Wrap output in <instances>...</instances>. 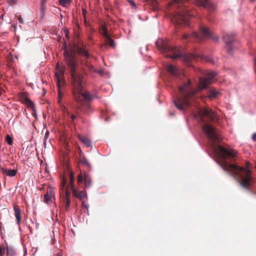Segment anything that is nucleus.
<instances>
[{"instance_id":"22","label":"nucleus","mask_w":256,"mask_h":256,"mask_svg":"<svg viewBox=\"0 0 256 256\" xmlns=\"http://www.w3.org/2000/svg\"><path fill=\"white\" fill-rule=\"evenodd\" d=\"M79 140L86 146H90L91 144L90 140L86 137L84 136H78Z\"/></svg>"},{"instance_id":"1","label":"nucleus","mask_w":256,"mask_h":256,"mask_svg":"<svg viewBox=\"0 0 256 256\" xmlns=\"http://www.w3.org/2000/svg\"><path fill=\"white\" fill-rule=\"evenodd\" d=\"M216 151L221 159L220 162L221 168L224 170L232 174L242 187L246 189L250 188L252 182L251 172L244 167L230 164L226 162V160L232 162L234 160L238 154L236 151L228 150L221 146H218Z\"/></svg>"},{"instance_id":"17","label":"nucleus","mask_w":256,"mask_h":256,"mask_svg":"<svg viewBox=\"0 0 256 256\" xmlns=\"http://www.w3.org/2000/svg\"><path fill=\"white\" fill-rule=\"evenodd\" d=\"M166 68L168 72L173 76H177L180 73L178 68L172 64L168 65Z\"/></svg>"},{"instance_id":"46","label":"nucleus","mask_w":256,"mask_h":256,"mask_svg":"<svg viewBox=\"0 0 256 256\" xmlns=\"http://www.w3.org/2000/svg\"><path fill=\"white\" fill-rule=\"evenodd\" d=\"M54 256H62V254L60 253H58Z\"/></svg>"},{"instance_id":"34","label":"nucleus","mask_w":256,"mask_h":256,"mask_svg":"<svg viewBox=\"0 0 256 256\" xmlns=\"http://www.w3.org/2000/svg\"><path fill=\"white\" fill-rule=\"evenodd\" d=\"M187 0H173L174 2L176 4H180Z\"/></svg>"},{"instance_id":"50","label":"nucleus","mask_w":256,"mask_h":256,"mask_svg":"<svg viewBox=\"0 0 256 256\" xmlns=\"http://www.w3.org/2000/svg\"><path fill=\"white\" fill-rule=\"evenodd\" d=\"M78 152H81L80 149L78 148Z\"/></svg>"},{"instance_id":"6","label":"nucleus","mask_w":256,"mask_h":256,"mask_svg":"<svg viewBox=\"0 0 256 256\" xmlns=\"http://www.w3.org/2000/svg\"><path fill=\"white\" fill-rule=\"evenodd\" d=\"M192 14L185 8H182L178 11L172 18V21L178 26H186Z\"/></svg>"},{"instance_id":"3","label":"nucleus","mask_w":256,"mask_h":256,"mask_svg":"<svg viewBox=\"0 0 256 256\" xmlns=\"http://www.w3.org/2000/svg\"><path fill=\"white\" fill-rule=\"evenodd\" d=\"M180 96L174 100L176 107L180 110H184V106L190 105V101L198 92L194 90L190 80L184 83L182 86L179 88Z\"/></svg>"},{"instance_id":"30","label":"nucleus","mask_w":256,"mask_h":256,"mask_svg":"<svg viewBox=\"0 0 256 256\" xmlns=\"http://www.w3.org/2000/svg\"><path fill=\"white\" fill-rule=\"evenodd\" d=\"M71 0H59V3L61 6H64L66 4H69Z\"/></svg>"},{"instance_id":"51","label":"nucleus","mask_w":256,"mask_h":256,"mask_svg":"<svg viewBox=\"0 0 256 256\" xmlns=\"http://www.w3.org/2000/svg\"><path fill=\"white\" fill-rule=\"evenodd\" d=\"M78 152H81L80 149L78 148Z\"/></svg>"},{"instance_id":"39","label":"nucleus","mask_w":256,"mask_h":256,"mask_svg":"<svg viewBox=\"0 0 256 256\" xmlns=\"http://www.w3.org/2000/svg\"><path fill=\"white\" fill-rule=\"evenodd\" d=\"M82 206L83 207L86 208L87 210L88 209V206L84 202H82Z\"/></svg>"},{"instance_id":"41","label":"nucleus","mask_w":256,"mask_h":256,"mask_svg":"<svg viewBox=\"0 0 256 256\" xmlns=\"http://www.w3.org/2000/svg\"><path fill=\"white\" fill-rule=\"evenodd\" d=\"M70 118H71V119H72V121L75 119V118H76V116H75L74 114H72L70 115Z\"/></svg>"},{"instance_id":"32","label":"nucleus","mask_w":256,"mask_h":256,"mask_svg":"<svg viewBox=\"0 0 256 256\" xmlns=\"http://www.w3.org/2000/svg\"><path fill=\"white\" fill-rule=\"evenodd\" d=\"M6 252V248L0 246V256H2Z\"/></svg>"},{"instance_id":"29","label":"nucleus","mask_w":256,"mask_h":256,"mask_svg":"<svg viewBox=\"0 0 256 256\" xmlns=\"http://www.w3.org/2000/svg\"><path fill=\"white\" fill-rule=\"evenodd\" d=\"M58 104H60V98L62 96V92L60 91V84L59 85V86H58Z\"/></svg>"},{"instance_id":"7","label":"nucleus","mask_w":256,"mask_h":256,"mask_svg":"<svg viewBox=\"0 0 256 256\" xmlns=\"http://www.w3.org/2000/svg\"><path fill=\"white\" fill-rule=\"evenodd\" d=\"M202 130L206 134L212 144L219 140V134L216 128L208 124H204L202 126Z\"/></svg>"},{"instance_id":"53","label":"nucleus","mask_w":256,"mask_h":256,"mask_svg":"<svg viewBox=\"0 0 256 256\" xmlns=\"http://www.w3.org/2000/svg\"><path fill=\"white\" fill-rule=\"evenodd\" d=\"M255 168H256V167H255Z\"/></svg>"},{"instance_id":"18","label":"nucleus","mask_w":256,"mask_h":256,"mask_svg":"<svg viewBox=\"0 0 256 256\" xmlns=\"http://www.w3.org/2000/svg\"><path fill=\"white\" fill-rule=\"evenodd\" d=\"M65 70V66H64L62 68L60 69L58 72H56L55 76L56 77V81H57V86H59L60 84V82L61 79H62V76L64 74V72Z\"/></svg>"},{"instance_id":"15","label":"nucleus","mask_w":256,"mask_h":256,"mask_svg":"<svg viewBox=\"0 0 256 256\" xmlns=\"http://www.w3.org/2000/svg\"><path fill=\"white\" fill-rule=\"evenodd\" d=\"M196 4L199 6H202L208 10H212L214 8V5L208 0H196Z\"/></svg>"},{"instance_id":"33","label":"nucleus","mask_w":256,"mask_h":256,"mask_svg":"<svg viewBox=\"0 0 256 256\" xmlns=\"http://www.w3.org/2000/svg\"><path fill=\"white\" fill-rule=\"evenodd\" d=\"M18 0H6V2L8 4L12 5L16 4Z\"/></svg>"},{"instance_id":"52","label":"nucleus","mask_w":256,"mask_h":256,"mask_svg":"<svg viewBox=\"0 0 256 256\" xmlns=\"http://www.w3.org/2000/svg\"><path fill=\"white\" fill-rule=\"evenodd\" d=\"M254 0H250V1L251 2H254Z\"/></svg>"},{"instance_id":"40","label":"nucleus","mask_w":256,"mask_h":256,"mask_svg":"<svg viewBox=\"0 0 256 256\" xmlns=\"http://www.w3.org/2000/svg\"><path fill=\"white\" fill-rule=\"evenodd\" d=\"M252 139L254 141L256 142V133H254L252 134Z\"/></svg>"},{"instance_id":"20","label":"nucleus","mask_w":256,"mask_h":256,"mask_svg":"<svg viewBox=\"0 0 256 256\" xmlns=\"http://www.w3.org/2000/svg\"><path fill=\"white\" fill-rule=\"evenodd\" d=\"M2 172L8 176H14L16 174V170H8L6 168H2Z\"/></svg>"},{"instance_id":"9","label":"nucleus","mask_w":256,"mask_h":256,"mask_svg":"<svg viewBox=\"0 0 256 256\" xmlns=\"http://www.w3.org/2000/svg\"><path fill=\"white\" fill-rule=\"evenodd\" d=\"M197 114L198 116L202 122L206 121V118H207L208 120L212 121L214 120L216 117V114L214 112L206 108H200Z\"/></svg>"},{"instance_id":"36","label":"nucleus","mask_w":256,"mask_h":256,"mask_svg":"<svg viewBox=\"0 0 256 256\" xmlns=\"http://www.w3.org/2000/svg\"><path fill=\"white\" fill-rule=\"evenodd\" d=\"M66 180H64V179H63L62 180V184H61V186H62V188H64V186H66Z\"/></svg>"},{"instance_id":"28","label":"nucleus","mask_w":256,"mask_h":256,"mask_svg":"<svg viewBox=\"0 0 256 256\" xmlns=\"http://www.w3.org/2000/svg\"><path fill=\"white\" fill-rule=\"evenodd\" d=\"M6 140L8 143V144L10 146H11L13 144V140L12 138L9 135L7 134L6 138Z\"/></svg>"},{"instance_id":"23","label":"nucleus","mask_w":256,"mask_h":256,"mask_svg":"<svg viewBox=\"0 0 256 256\" xmlns=\"http://www.w3.org/2000/svg\"><path fill=\"white\" fill-rule=\"evenodd\" d=\"M6 252L7 256H16V253L14 250L6 245Z\"/></svg>"},{"instance_id":"31","label":"nucleus","mask_w":256,"mask_h":256,"mask_svg":"<svg viewBox=\"0 0 256 256\" xmlns=\"http://www.w3.org/2000/svg\"><path fill=\"white\" fill-rule=\"evenodd\" d=\"M46 4L41 3L40 10L42 13H44L46 10Z\"/></svg>"},{"instance_id":"5","label":"nucleus","mask_w":256,"mask_h":256,"mask_svg":"<svg viewBox=\"0 0 256 256\" xmlns=\"http://www.w3.org/2000/svg\"><path fill=\"white\" fill-rule=\"evenodd\" d=\"M78 52L80 54L84 57V58L82 60L81 62L82 70L84 74L86 76L88 74L86 70H88L90 72H96L100 75H102L104 74V71L102 70H97L90 64V60L88 58L90 54L85 48L79 47L78 48Z\"/></svg>"},{"instance_id":"24","label":"nucleus","mask_w":256,"mask_h":256,"mask_svg":"<svg viewBox=\"0 0 256 256\" xmlns=\"http://www.w3.org/2000/svg\"><path fill=\"white\" fill-rule=\"evenodd\" d=\"M26 106L29 108H31L32 111L36 112L34 103L28 98L26 102L24 103Z\"/></svg>"},{"instance_id":"25","label":"nucleus","mask_w":256,"mask_h":256,"mask_svg":"<svg viewBox=\"0 0 256 256\" xmlns=\"http://www.w3.org/2000/svg\"><path fill=\"white\" fill-rule=\"evenodd\" d=\"M219 94V92L216 90L212 88L208 92V95L210 98H216Z\"/></svg>"},{"instance_id":"27","label":"nucleus","mask_w":256,"mask_h":256,"mask_svg":"<svg viewBox=\"0 0 256 256\" xmlns=\"http://www.w3.org/2000/svg\"><path fill=\"white\" fill-rule=\"evenodd\" d=\"M79 162L84 165H86L88 166V167L90 166V164L89 163V162L88 161L86 158L85 157H83L79 160Z\"/></svg>"},{"instance_id":"2","label":"nucleus","mask_w":256,"mask_h":256,"mask_svg":"<svg viewBox=\"0 0 256 256\" xmlns=\"http://www.w3.org/2000/svg\"><path fill=\"white\" fill-rule=\"evenodd\" d=\"M64 56L66 62L70 70L73 96L75 100L81 105L82 111L86 112V110H84V107L86 108H90V105L86 102L91 101L93 97L87 92H82V76L76 72L74 56L69 54L66 51L64 52Z\"/></svg>"},{"instance_id":"21","label":"nucleus","mask_w":256,"mask_h":256,"mask_svg":"<svg viewBox=\"0 0 256 256\" xmlns=\"http://www.w3.org/2000/svg\"><path fill=\"white\" fill-rule=\"evenodd\" d=\"M64 192L66 194V203L64 206V208H65V210H67L69 208L70 206V199L69 198L70 192H68V187H66L65 188Z\"/></svg>"},{"instance_id":"19","label":"nucleus","mask_w":256,"mask_h":256,"mask_svg":"<svg viewBox=\"0 0 256 256\" xmlns=\"http://www.w3.org/2000/svg\"><path fill=\"white\" fill-rule=\"evenodd\" d=\"M14 210L16 220V223L19 224L21 220L20 210L18 206H14Z\"/></svg>"},{"instance_id":"16","label":"nucleus","mask_w":256,"mask_h":256,"mask_svg":"<svg viewBox=\"0 0 256 256\" xmlns=\"http://www.w3.org/2000/svg\"><path fill=\"white\" fill-rule=\"evenodd\" d=\"M102 35L105 38V42L106 44L109 45L112 48L115 46L114 40L110 36L108 30L106 28H103Z\"/></svg>"},{"instance_id":"10","label":"nucleus","mask_w":256,"mask_h":256,"mask_svg":"<svg viewBox=\"0 0 256 256\" xmlns=\"http://www.w3.org/2000/svg\"><path fill=\"white\" fill-rule=\"evenodd\" d=\"M74 173L71 172L70 174V184L68 185L69 188L72 190L73 195L80 200H82L86 197V194L85 192L83 190L78 191L74 188Z\"/></svg>"},{"instance_id":"4","label":"nucleus","mask_w":256,"mask_h":256,"mask_svg":"<svg viewBox=\"0 0 256 256\" xmlns=\"http://www.w3.org/2000/svg\"><path fill=\"white\" fill-rule=\"evenodd\" d=\"M156 45L158 48L162 52L169 53L166 55V57L170 58L173 59L182 58L186 63H188L192 61L193 60L195 59L196 56L195 54H193L183 56L179 48L163 44L162 40L157 41L156 42Z\"/></svg>"},{"instance_id":"8","label":"nucleus","mask_w":256,"mask_h":256,"mask_svg":"<svg viewBox=\"0 0 256 256\" xmlns=\"http://www.w3.org/2000/svg\"><path fill=\"white\" fill-rule=\"evenodd\" d=\"M216 75L215 72L207 70L206 72V77L200 78V86L201 89L206 88L208 85L214 80V77Z\"/></svg>"},{"instance_id":"37","label":"nucleus","mask_w":256,"mask_h":256,"mask_svg":"<svg viewBox=\"0 0 256 256\" xmlns=\"http://www.w3.org/2000/svg\"><path fill=\"white\" fill-rule=\"evenodd\" d=\"M18 20L20 23V24H22L23 23V20H22L21 16H18Z\"/></svg>"},{"instance_id":"13","label":"nucleus","mask_w":256,"mask_h":256,"mask_svg":"<svg viewBox=\"0 0 256 256\" xmlns=\"http://www.w3.org/2000/svg\"><path fill=\"white\" fill-rule=\"evenodd\" d=\"M77 181L78 185L84 182V188H90L92 185L91 178L86 173H84L83 175L80 172L78 176Z\"/></svg>"},{"instance_id":"26","label":"nucleus","mask_w":256,"mask_h":256,"mask_svg":"<svg viewBox=\"0 0 256 256\" xmlns=\"http://www.w3.org/2000/svg\"><path fill=\"white\" fill-rule=\"evenodd\" d=\"M19 100L20 102L24 104L28 98L24 92H22L19 95Z\"/></svg>"},{"instance_id":"11","label":"nucleus","mask_w":256,"mask_h":256,"mask_svg":"<svg viewBox=\"0 0 256 256\" xmlns=\"http://www.w3.org/2000/svg\"><path fill=\"white\" fill-rule=\"evenodd\" d=\"M200 36L196 32H193L191 34V36L202 40V36L204 38H213L212 32L208 29V28L202 26L200 27Z\"/></svg>"},{"instance_id":"38","label":"nucleus","mask_w":256,"mask_h":256,"mask_svg":"<svg viewBox=\"0 0 256 256\" xmlns=\"http://www.w3.org/2000/svg\"><path fill=\"white\" fill-rule=\"evenodd\" d=\"M56 67L58 70H59L60 69L62 68H64V66L60 67L59 63L56 64Z\"/></svg>"},{"instance_id":"49","label":"nucleus","mask_w":256,"mask_h":256,"mask_svg":"<svg viewBox=\"0 0 256 256\" xmlns=\"http://www.w3.org/2000/svg\"><path fill=\"white\" fill-rule=\"evenodd\" d=\"M86 12V10H84V11H83V14H84V12Z\"/></svg>"},{"instance_id":"47","label":"nucleus","mask_w":256,"mask_h":256,"mask_svg":"<svg viewBox=\"0 0 256 256\" xmlns=\"http://www.w3.org/2000/svg\"><path fill=\"white\" fill-rule=\"evenodd\" d=\"M131 4L134 5V2H130Z\"/></svg>"},{"instance_id":"43","label":"nucleus","mask_w":256,"mask_h":256,"mask_svg":"<svg viewBox=\"0 0 256 256\" xmlns=\"http://www.w3.org/2000/svg\"><path fill=\"white\" fill-rule=\"evenodd\" d=\"M64 32H65V34H66V36L68 38V30H66L64 31Z\"/></svg>"},{"instance_id":"45","label":"nucleus","mask_w":256,"mask_h":256,"mask_svg":"<svg viewBox=\"0 0 256 256\" xmlns=\"http://www.w3.org/2000/svg\"><path fill=\"white\" fill-rule=\"evenodd\" d=\"M32 116H35V117L36 116V112H34V111H33Z\"/></svg>"},{"instance_id":"44","label":"nucleus","mask_w":256,"mask_h":256,"mask_svg":"<svg viewBox=\"0 0 256 256\" xmlns=\"http://www.w3.org/2000/svg\"><path fill=\"white\" fill-rule=\"evenodd\" d=\"M47 0H42L41 3L46 4Z\"/></svg>"},{"instance_id":"42","label":"nucleus","mask_w":256,"mask_h":256,"mask_svg":"<svg viewBox=\"0 0 256 256\" xmlns=\"http://www.w3.org/2000/svg\"><path fill=\"white\" fill-rule=\"evenodd\" d=\"M254 71L256 73V58H254Z\"/></svg>"},{"instance_id":"12","label":"nucleus","mask_w":256,"mask_h":256,"mask_svg":"<svg viewBox=\"0 0 256 256\" xmlns=\"http://www.w3.org/2000/svg\"><path fill=\"white\" fill-rule=\"evenodd\" d=\"M55 200L54 188L48 186L44 196V202L48 204H51Z\"/></svg>"},{"instance_id":"14","label":"nucleus","mask_w":256,"mask_h":256,"mask_svg":"<svg viewBox=\"0 0 256 256\" xmlns=\"http://www.w3.org/2000/svg\"><path fill=\"white\" fill-rule=\"evenodd\" d=\"M234 36V34L227 33L223 37L227 50L230 53L232 50V43L235 40Z\"/></svg>"},{"instance_id":"48","label":"nucleus","mask_w":256,"mask_h":256,"mask_svg":"<svg viewBox=\"0 0 256 256\" xmlns=\"http://www.w3.org/2000/svg\"><path fill=\"white\" fill-rule=\"evenodd\" d=\"M218 37H216V40H218Z\"/></svg>"},{"instance_id":"35","label":"nucleus","mask_w":256,"mask_h":256,"mask_svg":"<svg viewBox=\"0 0 256 256\" xmlns=\"http://www.w3.org/2000/svg\"><path fill=\"white\" fill-rule=\"evenodd\" d=\"M190 36V35L188 34H184L182 35V37L184 40H186Z\"/></svg>"}]
</instances>
